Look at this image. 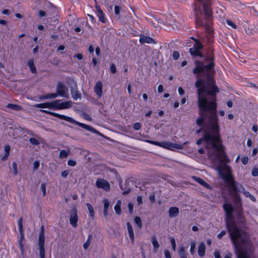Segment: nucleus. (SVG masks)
<instances>
[{"instance_id":"obj_1","label":"nucleus","mask_w":258,"mask_h":258,"mask_svg":"<svg viewBox=\"0 0 258 258\" xmlns=\"http://www.w3.org/2000/svg\"><path fill=\"white\" fill-rule=\"evenodd\" d=\"M214 56L209 54L206 56L205 61H195L196 67L192 72L197 75V78L204 77L206 80L199 78L195 83L197 88L198 107L199 108L200 117L197 119L196 123L199 126H203L205 121V127L203 132L220 131L217 115L216 93L219 92L218 88L215 85L214 76Z\"/></svg>"},{"instance_id":"obj_2","label":"nucleus","mask_w":258,"mask_h":258,"mask_svg":"<svg viewBox=\"0 0 258 258\" xmlns=\"http://www.w3.org/2000/svg\"><path fill=\"white\" fill-rule=\"evenodd\" d=\"M203 132V138L199 139L196 144L200 145L203 141L205 142L208 155L211 159L220 162L228 161L229 159L224 151L225 147L222 144L219 132L217 133L206 131Z\"/></svg>"},{"instance_id":"obj_3","label":"nucleus","mask_w":258,"mask_h":258,"mask_svg":"<svg viewBox=\"0 0 258 258\" xmlns=\"http://www.w3.org/2000/svg\"><path fill=\"white\" fill-rule=\"evenodd\" d=\"M227 227L238 258H249L247 252L251 251L252 246L248 234L235 223H227Z\"/></svg>"},{"instance_id":"obj_4","label":"nucleus","mask_w":258,"mask_h":258,"mask_svg":"<svg viewBox=\"0 0 258 258\" xmlns=\"http://www.w3.org/2000/svg\"><path fill=\"white\" fill-rule=\"evenodd\" d=\"M217 161L218 162L217 170L225 183L228 185L229 187V190L236 191L237 190V186H236V181L234 179V176L232 175V170L230 167L225 163L226 162H229V160L225 162Z\"/></svg>"},{"instance_id":"obj_5","label":"nucleus","mask_w":258,"mask_h":258,"mask_svg":"<svg viewBox=\"0 0 258 258\" xmlns=\"http://www.w3.org/2000/svg\"><path fill=\"white\" fill-rule=\"evenodd\" d=\"M41 111L43 112L50 114L52 116L57 117L60 119H63V120H64L69 122L75 124L79 126H81V127L85 128V130L89 131H90L92 133H94L95 134H100V133L98 131H97L95 128H94L92 126L87 125L86 124L83 123H81L77 121H76L75 120H74V119H73L72 118H71L70 117H69V116H66L64 115L59 114L57 113L51 112V111H47L46 110H41Z\"/></svg>"},{"instance_id":"obj_6","label":"nucleus","mask_w":258,"mask_h":258,"mask_svg":"<svg viewBox=\"0 0 258 258\" xmlns=\"http://www.w3.org/2000/svg\"><path fill=\"white\" fill-rule=\"evenodd\" d=\"M145 142L156 146H160L168 149H170L172 148L180 149L182 148V145L167 142H159L158 141H154L149 140H145Z\"/></svg>"},{"instance_id":"obj_7","label":"nucleus","mask_w":258,"mask_h":258,"mask_svg":"<svg viewBox=\"0 0 258 258\" xmlns=\"http://www.w3.org/2000/svg\"><path fill=\"white\" fill-rule=\"evenodd\" d=\"M62 100H55L53 101V109H64L70 108L72 107L73 102L71 101H64L61 102Z\"/></svg>"},{"instance_id":"obj_8","label":"nucleus","mask_w":258,"mask_h":258,"mask_svg":"<svg viewBox=\"0 0 258 258\" xmlns=\"http://www.w3.org/2000/svg\"><path fill=\"white\" fill-rule=\"evenodd\" d=\"M204 45L202 44L198 40H196V43L194 44L193 47L189 49L190 54L194 57L200 56L203 57V54L200 50L203 49Z\"/></svg>"},{"instance_id":"obj_9","label":"nucleus","mask_w":258,"mask_h":258,"mask_svg":"<svg viewBox=\"0 0 258 258\" xmlns=\"http://www.w3.org/2000/svg\"><path fill=\"white\" fill-rule=\"evenodd\" d=\"M56 91L58 96L68 98V90L67 87L60 82H58L56 87Z\"/></svg>"},{"instance_id":"obj_10","label":"nucleus","mask_w":258,"mask_h":258,"mask_svg":"<svg viewBox=\"0 0 258 258\" xmlns=\"http://www.w3.org/2000/svg\"><path fill=\"white\" fill-rule=\"evenodd\" d=\"M78 216L77 210L76 208H73L70 212V222L73 227H77L78 226Z\"/></svg>"},{"instance_id":"obj_11","label":"nucleus","mask_w":258,"mask_h":258,"mask_svg":"<svg viewBox=\"0 0 258 258\" xmlns=\"http://www.w3.org/2000/svg\"><path fill=\"white\" fill-rule=\"evenodd\" d=\"M38 245L39 251H45L44 250V229L43 226L40 227V232L38 237Z\"/></svg>"},{"instance_id":"obj_12","label":"nucleus","mask_w":258,"mask_h":258,"mask_svg":"<svg viewBox=\"0 0 258 258\" xmlns=\"http://www.w3.org/2000/svg\"><path fill=\"white\" fill-rule=\"evenodd\" d=\"M96 186L98 188H103L105 190L108 191L110 189V184L106 180L99 178L96 182Z\"/></svg>"},{"instance_id":"obj_13","label":"nucleus","mask_w":258,"mask_h":258,"mask_svg":"<svg viewBox=\"0 0 258 258\" xmlns=\"http://www.w3.org/2000/svg\"><path fill=\"white\" fill-rule=\"evenodd\" d=\"M238 189L236 191L229 190V192L233 198V202L237 207L241 206V198L240 195L237 193Z\"/></svg>"},{"instance_id":"obj_14","label":"nucleus","mask_w":258,"mask_h":258,"mask_svg":"<svg viewBox=\"0 0 258 258\" xmlns=\"http://www.w3.org/2000/svg\"><path fill=\"white\" fill-rule=\"evenodd\" d=\"M71 92L72 98L76 100L78 99L81 98V94L78 91L76 83H75L74 86L71 87Z\"/></svg>"},{"instance_id":"obj_15","label":"nucleus","mask_w":258,"mask_h":258,"mask_svg":"<svg viewBox=\"0 0 258 258\" xmlns=\"http://www.w3.org/2000/svg\"><path fill=\"white\" fill-rule=\"evenodd\" d=\"M223 208L226 213V216L228 217H231L233 211V207L232 205L230 204L225 203L223 205Z\"/></svg>"},{"instance_id":"obj_16","label":"nucleus","mask_w":258,"mask_h":258,"mask_svg":"<svg viewBox=\"0 0 258 258\" xmlns=\"http://www.w3.org/2000/svg\"><path fill=\"white\" fill-rule=\"evenodd\" d=\"M139 42L142 44L145 43L155 44L156 43L152 38L145 35H141L140 36Z\"/></svg>"},{"instance_id":"obj_17","label":"nucleus","mask_w":258,"mask_h":258,"mask_svg":"<svg viewBox=\"0 0 258 258\" xmlns=\"http://www.w3.org/2000/svg\"><path fill=\"white\" fill-rule=\"evenodd\" d=\"M94 91L97 95L100 97L102 95V84L101 82H97L94 86Z\"/></svg>"},{"instance_id":"obj_18","label":"nucleus","mask_w":258,"mask_h":258,"mask_svg":"<svg viewBox=\"0 0 258 258\" xmlns=\"http://www.w3.org/2000/svg\"><path fill=\"white\" fill-rule=\"evenodd\" d=\"M192 178L195 181L197 182L204 187H206L208 189L212 188L211 186L208 184L207 182H206L205 181H204L201 178L196 176H193Z\"/></svg>"},{"instance_id":"obj_19","label":"nucleus","mask_w":258,"mask_h":258,"mask_svg":"<svg viewBox=\"0 0 258 258\" xmlns=\"http://www.w3.org/2000/svg\"><path fill=\"white\" fill-rule=\"evenodd\" d=\"M19 232H20V239L19 240L18 242H19V244L20 246L21 254H23L24 252V246H23V244L22 243L23 240L24 239V234L23 230H21V231H19Z\"/></svg>"},{"instance_id":"obj_20","label":"nucleus","mask_w":258,"mask_h":258,"mask_svg":"<svg viewBox=\"0 0 258 258\" xmlns=\"http://www.w3.org/2000/svg\"><path fill=\"white\" fill-rule=\"evenodd\" d=\"M53 101L50 102H46L43 103L37 104L34 105V107L39 108H48L53 109Z\"/></svg>"},{"instance_id":"obj_21","label":"nucleus","mask_w":258,"mask_h":258,"mask_svg":"<svg viewBox=\"0 0 258 258\" xmlns=\"http://www.w3.org/2000/svg\"><path fill=\"white\" fill-rule=\"evenodd\" d=\"M151 242L153 245V251L156 253L160 247V245L157 241L156 236L154 235L152 236Z\"/></svg>"},{"instance_id":"obj_22","label":"nucleus","mask_w":258,"mask_h":258,"mask_svg":"<svg viewBox=\"0 0 258 258\" xmlns=\"http://www.w3.org/2000/svg\"><path fill=\"white\" fill-rule=\"evenodd\" d=\"M169 216L170 218H174L179 214V209L177 207H171L169 209Z\"/></svg>"},{"instance_id":"obj_23","label":"nucleus","mask_w":258,"mask_h":258,"mask_svg":"<svg viewBox=\"0 0 258 258\" xmlns=\"http://www.w3.org/2000/svg\"><path fill=\"white\" fill-rule=\"evenodd\" d=\"M126 225L130 238L131 239L132 242L133 243L134 242L135 236L132 226L130 222H127Z\"/></svg>"},{"instance_id":"obj_24","label":"nucleus","mask_w":258,"mask_h":258,"mask_svg":"<svg viewBox=\"0 0 258 258\" xmlns=\"http://www.w3.org/2000/svg\"><path fill=\"white\" fill-rule=\"evenodd\" d=\"M205 244L204 242H201L198 247V252L199 256L203 257L205 254Z\"/></svg>"},{"instance_id":"obj_25","label":"nucleus","mask_w":258,"mask_h":258,"mask_svg":"<svg viewBox=\"0 0 258 258\" xmlns=\"http://www.w3.org/2000/svg\"><path fill=\"white\" fill-rule=\"evenodd\" d=\"M6 107L15 111H20L23 109V107L18 104L9 103L6 105Z\"/></svg>"},{"instance_id":"obj_26","label":"nucleus","mask_w":258,"mask_h":258,"mask_svg":"<svg viewBox=\"0 0 258 258\" xmlns=\"http://www.w3.org/2000/svg\"><path fill=\"white\" fill-rule=\"evenodd\" d=\"M103 203L104 204L103 214L104 216L107 217L108 215V209L110 205L109 202L106 199L103 200Z\"/></svg>"},{"instance_id":"obj_27","label":"nucleus","mask_w":258,"mask_h":258,"mask_svg":"<svg viewBox=\"0 0 258 258\" xmlns=\"http://www.w3.org/2000/svg\"><path fill=\"white\" fill-rule=\"evenodd\" d=\"M28 65L30 68L31 72L33 74H36L37 72V70L34 65L33 59H30L28 60L27 62Z\"/></svg>"},{"instance_id":"obj_28","label":"nucleus","mask_w":258,"mask_h":258,"mask_svg":"<svg viewBox=\"0 0 258 258\" xmlns=\"http://www.w3.org/2000/svg\"><path fill=\"white\" fill-rule=\"evenodd\" d=\"M58 96L56 93L48 94L45 95L41 96L40 99L41 100H45L47 99H53L56 98Z\"/></svg>"},{"instance_id":"obj_29","label":"nucleus","mask_w":258,"mask_h":258,"mask_svg":"<svg viewBox=\"0 0 258 258\" xmlns=\"http://www.w3.org/2000/svg\"><path fill=\"white\" fill-rule=\"evenodd\" d=\"M121 201L118 200L114 206L115 211L117 215H120L121 214Z\"/></svg>"},{"instance_id":"obj_30","label":"nucleus","mask_w":258,"mask_h":258,"mask_svg":"<svg viewBox=\"0 0 258 258\" xmlns=\"http://www.w3.org/2000/svg\"><path fill=\"white\" fill-rule=\"evenodd\" d=\"M178 254L180 258H187V254L185 251V248L183 246L180 247Z\"/></svg>"},{"instance_id":"obj_31","label":"nucleus","mask_w":258,"mask_h":258,"mask_svg":"<svg viewBox=\"0 0 258 258\" xmlns=\"http://www.w3.org/2000/svg\"><path fill=\"white\" fill-rule=\"evenodd\" d=\"M86 206L89 210L90 216L92 218V219H94L95 213L93 207L89 203H87Z\"/></svg>"},{"instance_id":"obj_32","label":"nucleus","mask_w":258,"mask_h":258,"mask_svg":"<svg viewBox=\"0 0 258 258\" xmlns=\"http://www.w3.org/2000/svg\"><path fill=\"white\" fill-rule=\"evenodd\" d=\"M134 222L137 225L139 229L142 227V222L140 217L138 216L134 218Z\"/></svg>"},{"instance_id":"obj_33","label":"nucleus","mask_w":258,"mask_h":258,"mask_svg":"<svg viewBox=\"0 0 258 258\" xmlns=\"http://www.w3.org/2000/svg\"><path fill=\"white\" fill-rule=\"evenodd\" d=\"M237 219L239 223L244 225V223L245 222V220L244 216L241 213H239L238 214Z\"/></svg>"},{"instance_id":"obj_34","label":"nucleus","mask_w":258,"mask_h":258,"mask_svg":"<svg viewBox=\"0 0 258 258\" xmlns=\"http://www.w3.org/2000/svg\"><path fill=\"white\" fill-rule=\"evenodd\" d=\"M97 16L98 17V18H99V20L100 21H101L103 23H104L105 22V18H104V16L103 11H99V12H98L97 13Z\"/></svg>"},{"instance_id":"obj_35","label":"nucleus","mask_w":258,"mask_h":258,"mask_svg":"<svg viewBox=\"0 0 258 258\" xmlns=\"http://www.w3.org/2000/svg\"><path fill=\"white\" fill-rule=\"evenodd\" d=\"M196 244V242L194 241H191L190 243V252L191 254L195 252Z\"/></svg>"},{"instance_id":"obj_36","label":"nucleus","mask_w":258,"mask_h":258,"mask_svg":"<svg viewBox=\"0 0 258 258\" xmlns=\"http://www.w3.org/2000/svg\"><path fill=\"white\" fill-rule=\"evenodd\" d=\"M239 187H240L241 188V189H242V192H243V193L244 195L246 197L249 198V196H250V195H251V194L249 193V191H246V190H245V189H244V187H243L242 185H240H240H239Z\"/></svg>"},{"instance_id":"obj_37","label":"nucleus","mask_w":258,"mask_h":258,"mask_svg":"<svg viewBox=\"0 0 258 258\" xmlns=\"http://www.w3.org/2000/svg\"><path fill=\"white\" fill-rule=\"evenodd\" d=\"M29 142L33 145H38L39 144V142L35 138H31L29 139Z\"/></svg>"},{"instance_id":"obj_38","label":"nucleus","mask_w":258,"mask_h":258,"mask_svg":"<svg viewBox=\"0 0 258 258\" xmlns=\"http://www.w3.org/2000/svg\"><path fill=\"white\" fill-rule=\"evenodd\" d=\"M59 156L62 158H66L68 156V153L66 150H62L60 151Z\"/></svg>"},{"instance_id":"obj_39","label":"nucleus","mask_w":258,"mask_h":258,"mask_svg":"<svg viewBox=\"0 0 258 258\" xmlns=\"http://www.w3.org/2000/svg\"><path fill=\"white\" fill-rule=\"evenodd\" d=\"M19 231L23 230V218L21 217L18 220Z\"/></svg>"},{"instance_id":"obj_40","label":"nucleus","mask_w":258,"mask_h":258,"mask_svg":"<svg viewBox=\"0 0 258 258\" xmlns=\"http://www.w3.org/2000/svg\"><path fill=\"white\" fill-rule=\"evenodd\" d=\"M251 174L254 177H256L258 176V168L257 167H253L252 171Z\"/></svg>"},{"instance_id":"obj_41","label":"nucleus","mask_w":258,"mask_h":258,"mask_svg":"<svg viewBox=\"0 0 258 258\" xmlns=\"http://www.w3.org/2000/svg\"><path fill=\"white\" fill-rule=\"evenodd\" d=\"M40 188L43 192V196H45L46 195V184L44 183H41Z\"/></svg>"},{"instance_id":"obj_42","label":"nucleus","mask_w":258,"mask_h":258,"mask_svg":"<svg viewBox=\"0 0 258 258\" xmlns=\"http://www.w3.org/2000/svg\"><path fill=\"white\" fill-rule=\"evenodd\" d=\"M12 166L14 170V174L16 175L18 174V169H17V165L15 162H13L12 164Z\"/></svg>"},{"instance_id":"obj_43","label":"nucleus","mask_w":258,"mask_h":258,"mask_svg":"<svg viewBox=\"0 0 258 258\" xmlns=\"http://www.w3.org/2000/svg\"><path fill=\"white\" fill-rule=\"evenodd\" d=\"M170 241L171 243L172 249L174 251H175V250H176V242H175V239L173 237H172L170 239Z\"/></svg>"},{"instance_id":"obj_44","label":"nucleus","mask_w":258,"mask_h":258,"mask_svg":"<svg viewBox=\"0 0 258 258\" xmlns=\"http://www.w3.org/2000/svg\"><path fill=\"white\" fill-rule=\"evenodd\" d=\"M172 57L173 59L177 60L179 57V53L177 51H174L172 54Z\"/></svg>"},{"instance_id":"obj_45","label":"nucleus","mask_w":258,"mask_h":258,"mask_svg":"<svg viewBox=\"0 0 258 258\" xmlns=\"http://www.w3.org/2000/svg\"><path fill=\"white\" fill-rule=\"evenodd\" d=\"M133 128L135 130L138 131L141 128V124L139 122H136L133 125Z\"/></svg>"},{"instance_id":"obj_46","label":"nucleus","mask_w":258,"mask_h":258,"mask_svg":"<svg viewBox=\"0 0 258 258\" xmlns=\"http://www.w3.org/2000/svg\"><path fill=\"white\" fill-rule=\"evenodd\" d=\"M127 206L130 214H132L133 213L134 205L132 203H130L128 204Z\"/></svg>"},{"instance_id":"obj_47","label":"nucleus","mask_w":258,"mask_h":258,"mask_svg":"<svg viewBox=\"0 0 258 258\" xmlns=\"http://www.w3.org/2000/svg\"><path fill=\"white\" fill-rule=\"evenodd\" d=\"M110 71L112 74H115L116 72V67L114 63H112L110 66Z\"/></svg>"},{"instance_id":"obj_48","label":"nucleus","mask_w":258,"mask_h":258,"mask_svg":"<svg viewBox=\"0 0 258 258\" xmlns=\"http://www.w3.org/2000/svg\"><path fill=\"white\" fill-rule=\"evenodd\" d=\"M226 234L225 231H222L220 233L217 235V237L218 239H221L222 238L223 236H224Z\"/></svg>"},{"instance_id":"obj_49","label":"nucleus","mask_w":258,"mask_h":258,"mask_svg":"<svg viewBox=\"0 0 258 258\" xmlns=\"http://www.w3.org/2000/svg\"><path fill=\"white\" fill-rule=\"evenodd\" d=\"M120 11V8L118 6H115L114 7V13L116 15H119Z\"/></svg>"},{"instance_id":"obj_50","label":"nucleus","mask_w":258,"mask_h":258,"mask_svg":"<svg viewBox=\"0 0 258 258\" xmlns=\"http://www.w3.org/2000/svg\"><path fill=\"white\" fill-rule=\"evenodd\" d=\"M90 244V240L87 239L86 242L83 244V247L85 249H87Z\"/></svg>"},{"instance_id":"obj_51","label":"nucleus","mask_w":258,"mask_h":258,"mask_svg":"<svg viewBox=\"0 0 258 258\" xmlns=\"http://www.w3.org/2000/svg\"><path fill=\"white\" fill-rule=\"evenodd\" d=\"M77 163L75 161L72 160H69L68 162V164L71 166H75Z\"/></svg>"},{"instance_id":"obj_52","label":"nucleus","mask_w":258,"mask_h":258,"mask_svg":"<svg viewBox=\"0 0 258 258\" xmlns=\"http://www.w3.org/2000/svg\"><path fill=\"white\" fill-rule=\"evenodd\" d=\"M83 117L85 119H86L87 120H89V121L92 120L91 116L88 114H87L86 113H83Z\"/></svg>"},{"instance_id":"obj_53","label":"nucleus","mask_w":258,"mask_h":258,"mask_svg":"<svg viewBox=\"0 0 258 258\" xmlns=\"http://www.w3.org/2000/svg\"><path fill=\"white\" fill-rule=\"evenodd\" d=\"M227 23L229 25L231 26L232 28L236 29V25L233 23L230 20H227Z\"/></svg>"},{"instance_id":"obj_54","label":"nucleus","mask_w":258,"mask_h":258,"mask_svg":"<svg viewBox=\"0 0 258 258\" xmlns=\"http://www.w3.org/2000/svg\"><path fill=\"white\" fill-rule=\"evenodd\" d=\"M39 162L38 161H35L33 164V168L34 170H36L39 168Z\"/></svg>"},{"instance_id":"obj_55","label":"nucleus","mask_w":258,"mask_h":258,"mask_svg":"<svg viewBox=\"0 0 258 258\" xmlns=\"http://www.w3.org/2000/svg\"><path fill=\"white\" fill-rule=\"evenodd\" d=\"M69 173V171L68 170H65L61 172V175L62 177H63L64 178H66L68 176Z\"/></svg>"},{"instance_id":"obj_56","label":"nucleus","mask_w":258,"mask_h":258,"mask_svg":"<svg viewBox=\"0 0 258 258\" xmlns=\"http://www.w3.org/2000/svg\"><path fill=\"white\" fill-rule=\"evenodd\" d=\"M164 254L166 258H171L170 252L168 250H165L164 251Z\"/></svg>"},{"instance_id":"obj_57","label":"nucleus","mask_w":258,"mask_h":258,"mask_svg":"<svg viewBox=\"0 0 258 258\" xmlns=\"http://www.w3.org/2000/svg\"><path fill=\"white\" fill-rule=\"evenodd\" d=\"M5 154H7L9 155L10 151V146L7 145V146H5Z\"/></svg>"},{"instance_id":"obj_58","label":"nucleus","mask_w":258,"mask_h":258,"mask_svg":"<svg viewBox=\"0 0 258 258\" xmlns=\"http://www.w3.org/2000/svg\"><path fill=\"white\" fill-rule=\"evenodd\" d=\"M248 157H243L241 159V161L243 164L246 165L248 163Z\"/></svg>"},{"instance_id":"obj_59","label":"nucleus","mask_w":258,"mask_h":258,"mask_svg":"<svg viewBox=\"0 0 258 258\" xmlns=\"http://www.w3.org/2000/svg\"><path fill=\"white\" fill-rule=\"evenodd\" d=\"M214 256L215 258H221L220 252L219 251H215L214 252Z\"/></svg>"},{"instance_id":"obj_60","label":"nucleus","mask_w":258,"mask_h":258,"mask_svg":"<svg viewBox=\"0 0 258 258\" xmlns=\"http://www.w3.org/2000/svg\"><path fill=\"white\" fill-rule=\"evenodd\" d=\"M178 92L180 95H183L184 94V90L181 87L178 88Z\"/></svg>"},{"instance_id":"obj_61","label":"nucleus","mask_w":258,"mask_h":258,"mask_svg":"<svg viewBox=\"0 0 258 258\" xmlns=\"http://www.w3.org/2000/svg\"><path fill=\"white\" fill-rule=\"evenodd\" d=\"M137 202H138V205H141L142 204L143 202H142V197L141 196H138L137 197Z\"/></svg>"},{"instance_id":"obj_62","label":"nucleus","mask_w":258,"mask_h":258,"mask_svg":"<svg viewBox=\"0 0 258 258\" xmlns=\"http://www.w3.org/2000/svg\"><path fill=\"white\" fill-rule=\"evenodd\" d=\"M39 15L40 17H44L46 15V13L42 10L39 11Z\"/></svg>"},{"instance_id":"obj_63","label":"nucleus","mask_w":258,"mask_h":258,"mask_svg":"<svg viewBox=\"0 0 258 258\" xmlns=\"http://www.w3.org/2000/svg\"><path fill=\"white\" fill-rule=\"evenodd\" d=\"M158 91L159 93H161L163 91V87L162 85H159L158 87Z\"/></svg>"},{"instance_id":"obj_64","label":"nucleus","mask_w":258,"mask_h":258,"mask_svg":"<svg viewBox=\"0 0 258 258\" xmlns=\"http://www.w3.org/2000/svg\"><path fill=\"white\" fill-rule=\"evenodd\" d=\"M40 258H45V251H39Z\"/></svg>"}]
</instances>
